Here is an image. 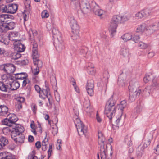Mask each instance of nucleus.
<instances>
[{
	"label": "nucleus",
	"mask_w": 159,
	"mask_h": 159,
	"mask_svg": "<svg viewBox=\"0 0 159 159\" xmlns=\"http://www.w3.org/2000/svg\"><path fill=\"white\" fill-rule=\"evenodd\" d=\"M69 21L72 30L79 28L77 22L73 16H70L69 17Z\"/></svg>",
	"instance_id": "obj_18"
},
{
	"label": "nucleus",
	"mask_w": 159,
	"mask_h": 159,
	"mask_svg": "<svg viewBox=\"0 0 159 159\" xmlns=\"http://www.w3.org/2000/svg\"><path fill=\"white\" fill-rule=\"evenodd\" d=\"M88 73L91 75H94L96 73V70L94 65L91 63H89L86 66Z\"/></svg>",
	"instance_id": "obj_25"
},
{
	"label": "nucleus",
	"mask_w": 159,
	"mask_h": 159,
	"mask_svg": "<svg viewBox=\"0 0 159 159\" xmlns=\"http://www.w3.org/2000/svg\"><path fill=\"white\" fill-rule=\"evenodd\" d=\"M8 89L7 86L6 85L4 82L0 81V90L2 91L7 92Z\"/></svg>",
	"instance_id": "obj_51"
},
{
	"label": "nucleus",
	"mask_w": 159,
	"mask_h": 159,
	"mask_svg": "<svg viewBox=\"0 0 159 159\" xmlns=\"http://www.w3.org/2000/svg\"><path fill=\"white\" fill-rule=\"evenodd\" d=\"M98 143L100 145V156L101 159H109L113 154L112 147L110 143L105 146L106 139L101 132L98 133Z\"/></svg>",
	"instance_id": "obj_1"
},
{
	"label": "nucleus",
	"mask_w": 159,
	"mask_h": 159,
	"mask_svg": "<svg viewBox=\"0 0 159 159\" xmlns=\"http://www.w3.org/2000/svg\"><path fill=\"white\" fill-rule=\"evenodd\" d=\"M149 13L147 12V10H143L137 12L135 14L136 18L138 19L142 18L145 16L149 15Z\"/></svg>",
	"instance_id": "obj_21"
},
{
	"label": "nucleus",
	"mask_w": 159,
	"mask_h": 159,
	"mask_svg": "<svg viewBox=\"0 0 159 159\" xmlns=\"http://www.w3.org/2000/svg\"><path fill=\"white\" fill-rule=\"evenodd\" d=\"M120 54L124 57H128L129 55L128 49L126 48H122L120 50Z\"/></svg>",
	"instance_id": "obj_41"
},
{
	"label": "nucleus",
	"mask_w": 159,
	"mask_h": 159,
	"mask_svg": "<svg viewBox=\"0 0 159 159\" xmlns=\"http://www.w3.org/2000/svg\"><path fill=\"white\" fill-rule=\"evenodd\" d=\"M138 46L141 49H145L148 47V45L147 44L142 42H139L138 43Z\"/></svg>",
	"instance_id": "obj_53"
},
{
	"label": "nucleus",
	"mask_w": 159,
	"mask_h": 159,
	"mask_svg": "<svg viewBox=\"0 0 159 159\" xmlns=\"http://www.w3.org/2000/svg\"><path fill=\"white\" fill-rule=\"evenodd\" d=\"M118 26V24L112 20H111L109 24V29L112 35H113L114 34L116 33Z\"/></svg>",
	"instance_id": "obj_20"
},
{
	"label": "nucleus",
	"mask_w": 159,
	"mask_h": 159,
	"mask_svg": "<svg viewBox=\"0 0 159 159\" xmlns=\"http://www.w3.org/2000/svg\"><path fill=\"white\" fill-rule=\"evenodd\" d=\"M3 70L8 74L13 73L15 70V67L12 64H8L4 65Z\"/></svg>",
	"instance_id": "obj_16"
},
{
	"label": "nucleus",
	"mask_w": 159,
	"mask_h": 159,
	"mask_svg": "<svg viewBox=\"0 0 159 159\" xmlns=\"http://www.w3.org/2000/svg\"><path fill=\"white\" fill-rule=\"evenodd\" d=\"M36 75H34L32 77V80L34 83H36L39 81V78Z\"/></svg>",
	"instance_id": "obj_62"
},
{
	"label": "nucleus",
	"mask_w": 159,
	"mask_h": 159,
	"mask_svg": "<svg viewBox=\"0 0 159 159\" xmlns=\"http://www.w3.org/2000/svg\"><path fill=\"white\" fill-rule=\"evenodd\" d=\"M52 32L53 41L62 39L61 33L56 28H53Z\"/></svg>",
	"instance_id": "obj_17"
},
{
	"label": "nucleus",
	"mask_w": 159,
	"mask_h": 159,
	"mask_svg": "<svg viewBox=\"0 0 159 159\" xmlns=\"http://www.w3.org/2000/svg\"><path fill=\"white\" fill-rule=\"evenodd\" d=\"M15 75L16 79L20 80H21L27 77V74L25 73H18Z\"/></svg>",
	"instance_id": "obj_40"
},
{
	"label": "nucleus",
	"mask_w": 159,
	"mask_h": 159,
	"mask_svg": "<svg viewBox=\"0 0 159 159\" xmlns=\"http://www.w3.org/2000/svg\"><path fill=\"white\" fill-rule=\"evenodd\" d=\"M122 114L120 115H116L112 117V119L110 120L112 123L114 128L115 127L118 128L120 125V120Z\"/></svg>",
	"instance_id": "obj_10"
},
{
	"label": "nucleus",
	"mask_w": 159,
	"mask_h": 159,
	"mask_svg": "<svg viewBox=\"0 0 159 159\" xmlns=\"http://www.w3.org/2000/svg\"><path fill=\"white\" fill-rule=\"evenodd\" d=\"M1 7L3 12L10 13H15L18 9L17 5L16 4H9L7 6L2 5Z\"/></svg>",
	"instance_id": "obj_8"
},
{
	"label": "nucleus",
	"mask_w": 159,
	"mask_h": 159,
	"mask_svg": "<svg viewBox=\"0 0 159 159\" xmlns=\"http://www.w3.org/2000/svg\"><path fill=\"white\" fill-rule=\"evenodd\" d=\"M93 8L92 11L100 18H105L108 15L107 12L106 11L100 9L96 3H93Z\"/></svg>",
	"instance_id": "obj_7"
},
{
	"label": "nucleus",
	"mask_w": 159,
	"mask_h": 159,
	"mask_svg": "<svg viewBox=\"0 0 159 159\" xmlns=\"http://www.w3.org/2000/svg\"><path fill=\"white\" fill-rule=\"evenodd\" d=\"M120 20V15H114L111 19L118 24L120 23L121 24Z\"/></svg>",
	"instance_id": "obj_44"
},
{
	"label": "nucleus",
	"mask_w": 159,
	"mask_h": 159,
	"mask_svg": "<svg viewBox=\"0 0 159 159\" xmlns=\"http://www.w3.org/2000/svg\"><path fill=\"white\" fill-rule=\"evenodd\" d=\"M27 77L25 78V79H23L22 80H20V82H22V86H25L26 84L29 83L30 81L29 80L27 79Z\"/></svg>",
	"instance_id": "obj_57"
},
{
	"label": "nucleus",
	"mask_w": 159,
	"mask_h": 159,
	"mask_svg": "<svg viewBox=\"0 0 159 159\" xmlns=\"http://www.w3.org/2000/svg\"><path fill=\"white\" fill-rule=\"evenodd\" d=\"M151 76V75H146L143 79L144 82L146 83H147L151 79L150 76Z\"/></svg>",
	"instance_id": "obj_63"
},
{
	"label": "nucleus",
	"mask_w": 159,
	"mask_h": 159,
	"mask_svg": "<svg viewBox=\"0 0 159 159\" xmlns=\"http://www.w3.org/2000/svg\"><path fill=\"white\" fill-rule=\"evenodd\" d=\"M8 143V140L5 137H2L0 138V143L2 145L3 148Z\"/></svg>",
	"instance_id": "obj_46"
},
{
	"label": "nucleus",
	"mask_w": 159,
	"mask_h": 159,
	"mask_svg": "<svg viewBox=\"0 0 159 159\" xmlns=\"http://www.w3.org/2000/svg\"><path fill=\"white\" fill-rule=\"evenodd\" d=\"M74 123L80 135H85L87 131V128L78 118H76Z\"/></svg>",
	"instance_id": "obj_6"
},
{
	"label": "nucleus",
	"mask_w": 159,
	"mask_h": 159,
	"mask_svg": "<svg viewBox=\"0 0 159 159\" xmlns=\"http://www.w3.org/2000/svg\"><path fill=\"white\" fill-rule=\"evenodd\" d=\"M14 157L11 153L4 152L0 153V159H14Z\"/></svg>",
	"instance_id": "obj_23"
},
{
	"label": "nucleus",
	"mask_w": 159,
	"mask_h": 159,
	"mask_svg": "<svg viewBox=\"0 0 159 159\" xmlns=\"http://www.w3.org/2000/svg\"><path fill=\"white\" fill-rule=\"evenodd\" d=\"M6 27L5 23L2 25L0 24V33H4L7 32Z\"/></svg>",
	"instance_id": "obj_52"
},
{
	"label": "nucleus",
	"mask_w": 159,
	"mask_h": 159,
	"mask_svg": "<svg viewBox=\"0 0 159 159\" xmlns=\"http://www.w3.org/2000/svg\"><path fill=\"white\" fill-rule=\"evenodd\" d=\"M24 131V128L21 125H18L16 129L11 132V136L16 143H24L25 140V136L22 134Z\"/></svg>",
	"instance_id": "obj_2"
},
{
	"label": "nucleus",
	"mask_w": 159,
	"mask_h": 159,
	"mask_svg": "<svg viewBox=\"0 0 159 159\" xmlns=\"http://www.w3.org/2000/svg\"><path fill=\"white\" fill-rule=\"evenodd\" d=\"M14 45L15 49L19 52H23L25 48L24 45L20 43V40L15 41L14 43Z\"/></svg>",
	"instance_id": "obj_14"
},
{
	"label": "nucleus",
	"mask_w": 159,
	"mask_h": 159,
	"mask_svg": "<svg viewBox=\"0 0 159 159\" xmlns=\"http://www.w3.org/2000/svg\"><path fill=\"white\" fill-rule=\"evenodd\" d=\"M39 93L40 97L42 98L45 99L46 98H48L50 96V95H49V97L48 96V93L47 89H43Z\"/></svg>",
	"instance_id": "obj_36"
},
{
	"label": "nucleus",
	"mask_w": 159,
	"mask_h": 159,
	"mask_svg": "<svg viewBox=\"0 0 159 159\" xmlns=\"http://www.w3.org/2000/svg\"><path fill=\"white\" fill-rule=\"evenodd\" d=\"M49 16L48 11L47 10L43 11L41 13V17L42 18H47Z\"/></svg>",
	"instance_id": "obj_55"
},
{
	"label": "nucleus",
	"mask_w": 159,
	"mask_h": 159,
	"mask_svg": "<svg viewBox=\"0 0 159 159\" xmlns=\"http://www.w3.org/2000/svg\"><path fill=\"white\" fill-rule=\"evenodd\" d=\"M145 148L142 146V145H139L137 148L136 150V154L138 157H141L143 154L144 149Z\"/></svg>",
	"instance_id": "obj_39"
},
{
	"label": "nucleus",
	"mask_w": 159,
	"mask_h": 159,
	"mask_svg": "<svg viewBox=\"0 0 159 159\" xmlns=\"http://www.w3.org/2000/svg\"><path fill=\"white\" fill-rule=\"evenodd\" d=\"M93 3L95 2L92 1L80 0V4L82 12L85 14L92 11L93 8Z\"/></svg>",
	"instance_id": "obj_4"
},
{
	"label": "nucleus",
	"mask_w": 159,
	"mask_h": 159,
	"mask_svg": "<svg viewBox=\"0 0 159 159\" xmlns=\"http://www.w3.org/2000/svg\"><path fill=\"white\" fill-rule=\"evenodd\" d=\"M158 30L159 28L157 23H154L146 27V31L149 34H151Z\"/></svg>",
	"instance_id": "obj_15"
},
{
	"label": "nucleus",
	"mask_w": 159,
	"mask_h": 159,
	"mask_svg": "<svg viewBox=\"0 0 159 159\" xmlns=\"http://www.w3.org/2000/svg\"><path fill=\"white\" fill-rule=\"evenodd\" d=\"M140 39L139 36L136 34H132L131 41L135 43H138L139 42Z\"/></svg>",
	"instance_id": "obj_47"
},
{
	"label": "nucleus",
	"mask_w": 159,
	"mask_h": 159,
	"mask_svg": "<svg viewBox=\"0 0 159 159\" xmlns=\"http://www.w3.org/2000/svg\"><path fill=\"white\" fill-rule=\"evenodd\" d=\"M11 16L7 14L0 15V22H7L11 19Z\"/></svg>",
	"instance_id": "obj_33"
},
{
	"label": "nucleus",
	"mask_w": 159,
	"mask_h": 159,
	"mask_svg": "<svg viewBox=\"0 0 159 159\" xmlns=\"http://www.w3.org/2000/svg\"><path fill=\"white\" fill-rule=\"evenodd\" d=\"M29 39L31 41V44L32 45V43L33 42H36L34 40V36L37 34V32L35 30H32L30 29L29 32Z\"/></svg>",
	"instance_id": "obj_27"
},
{
	"label": "nucleus",
	"mask_w": 159,
	"mask_h": 159,
	"mask_svg": "<svg viewBox=\"0 0 159 159\" xmlns=\"http://www.w3.org/2000/svg\"><path fill=\"white\" fill-rule=\"evenodd\" d=\"M72 34L71 38L74 40H76L79 39V28L72 30Z\"/></svg>",
	"instance_id": "obj_26"
},
{
	"label": "nucleus",
	"mask_w": 159,
	"mask_h": 159,
	"mask_svg": "<svg viewBox=\"0 0 159 159\" xmlns=\"http://www.w3.org/2000/svg\"><path fill=\"white\" fill-rule=\"evenodd\" d=\"M8 126L4 127L2 130L3 133L5 134H7L10 133L11 132L16 129V127L12 125H7Z\"/></svg>",
	"instance_id": "obj_30"
},
{
	"label": "nucleus",
	"mask_w": 159,
	"mask_h": 159,
	"mask_svg": "<svg viewBox=\"0 0 159 159\" xmlns=\"http://www.w3.org/2000/svg\"><path fill=\"white\" fill-rule=\"evenodd\" d=\"M2 82H6L7 84H9L12 81L13 79L10 75L8 74H4L2 76Z\"/></svg>",
	"instance_id": "obj_28"
},
{
	"label": "nucleus",
	"mask_w": 159,
	"mask_h": 159,
	"mask_svg": "<svg viewBox=\"0 0 159 159\" xmlns=\"http://www.w3.org/2000/svg\"><path fill=\"white\" fill-rule=\"evenodd\" d=\"M52 133L54 135L56 134L58 132V128L56 125L52 127Z\"/></svg>",
	"instance_id": "obj_60"
},
{
	"label": "nucleus",
	"mask_w": 159,
	"mask_h": 159,
	"mask_svg": "<svg viewBox=\"0 0 159 159\" xmlns=\"http://www.w3.org/2000/svg\"><path fill=\"white\" fill-rule=\"evenodd\" d=\"M132 34L130 33H127L125 34L122 35L121 38L125 42H127L128 41L131 40Z\"/></svg>",
	"instance_id": "obj_34"
},
{
	"label": "nucleus",
	"mask_w": 159,
	"mask_h": 159,
	"mask_svg": "<svg viewBox=\"0 0 159 159\" xmlns=\"http://www.w3.org/2000/svg\"><path fill=\"white\" fill-rule=\"evenodd\" d=\"M125 74H120L118 80V84L120 86L123 87L125 85Z\"/></svg>",
	"instance_id": "obj_24"
},
{
	"label": "nucleus",
	"mask_w": 159,
	"mask_h": 159,
	"mask_svg": "<svg viewBox=\"0 0 159 159\" xmlns=\"http://www.w3.org/2000/svg\"><path fill=\"white\" fill-rule=\"evenodd\" d=\"M20 34L19 33L16 32H11L9 35V39L11 41H16V38L19 37Z\"/></svg>",
	"instance_id": "obj_37"
},
{
	"label": "nucleus",
	"mask_w": 159,
	"mask_h": 159,
	"mask_svg": "<svg viewBox=\"0 0 159 159\" xmlns=\"http://www.w3.org/2000/svg\"><path fill=\"white\" fill-rule=\"evenodd\" d=\"M52 144H50L49 146V149L48 151V158H49L51 155V153L52 152Z\"/></svg>",
	"instance_id": "obj_59"
},
{
	"label": "nucleus",
	"mask_w": 159,
	"mask_h": 159,
	"mask_svg": "<svg viewBox=\"0 0 159 159\" xmlns=\"http://www.w3.org/2000/svg\"><path fill=\"white\" fill-rule=\"evenodd\" d=\"M122 114L120 115H116L112 117V119L110 120L112 123L114 128L115 127L118 128L120 125V120Z\"/></svg>",
	"instance_id": "obj_11"
},
{
	"label": "nucleus",
	"mask_w": 159,
	"mask_h": 159,
	"mask_svg": "<svg viewBox=\"0 0 159 159\" xmlns=\"http://www.w3.org/2000/svg\"><path fill=\"white\" fill-rule=\"evenodd\" d=\"M33 62L34 64L37 67L40 68L42 66V62L38 59L33 60Z\"/></svg>",
	"instance_id": "obj_49"
},
{
	"label": "nucleus",
	"mask_w": 159,
	"mask_h": 159,
	"mask_svg": "<svg viewBox=\"0 0 159 159\" xmlns=\"http://www.w3.org/2000/svg\"><path fill=\"white\" fill-rule=\"evenodd\" d=\"M86 87L88 94L91 96H92L93 94V89L94 87L93 80L92 79L88 80Z\"/></svg>",
	"instance_id": "obj_9"
},
{
	"label": "nucleus",
	"mask_w": 159,
	"mask_h": 159,
	"mask_svg": "<svg viewBox=\"0 0 159 159\" xmlns=\"http://www.w3.org/2000/svg\"><path fill=\"white\" fill-rule=\"evenodd\" d=\"M9 57L12 59L16 60L20 58L21 54L19 52H9Z\"/></svg>",
	"instance_id": "obj_31"
},
{
	"label": "nucleus",
	"mask_w": 159,
	"mask_h": 159,
	"mask_svg": "<svg viewBox=\"0 0 159 159\" xmlns=\"http://www.w3.org/2000/svg\"><path fill=\"white\" fill-rule=\"evenodd\" d=\"M48 102L46 103V105L48 109H51L52 108V99L50 96L48 98Z\"/></svg>",
	"instance_id": "obj_54"
},
{
	"label": "nucleus",
	"mask_w": 159,
	"mask_h": 159,
	"mask_svg": "<svg viewBox=\"0 0 159 159\" xmlns=\"http://www.w3.org/2000/svg\"><path fill=\"white\" fill-rule=\"evenodd\" d=\"M48 144V139L46 138L43 141L42 143V148L43 151H45L47 149V146Z\"/></svg>",
	"instance_id": "obj_45"
},
{
	"label": "nucleus",
	"mask_w": 159,
	"mask_h": 159,
	"mask_svg": "<svg viewBox=\"0 0 159 159\" xmlns=\"http://www.w3.org/2000/svg\"><path fill=\"white\" fill-rule=\"evenodd\" d=\"M141 93L140 90H135L133 91H129V100L131 102L135 101Z\"/></svg>",
	"instance_id": "obj_13"
},
{
	"label": "nucleus",
	"mask_w": 159,
	"mask_h": 159,
	"mask_svg": "<svg viewBox=\"0 0 159 159\" xmlns=\"http://www.w3.org/2000/svg\"><path fill=\"white\" fill-rule=\"evenodd\" d=\"M152 138V136L151 135L146 138L144 140L143 144L142 145V146L144 148H147L150 144Z\"/></svg>",
	"instance_id": "obj_38"
},
{
	"label": "nucleus",
	"mask_w": 159,
	"mask_h": 159,
	"mask_svg": "<svg viewBox=\"0 0 159 159\" xmlns=\"http://www.w3.org/2000/svg\"><path fill=\"white\" fill-rule=\"evenodd\" d=\"M115 103L112 98H111L107 102L105 106V113L110 120L112 119V117L115 115L116 107Z\"/></svg>",
	"instance_id": "obj_3"
},
{
	"label": "nucleus",
	"mask_w": 159,
	"mask_h": 159,
	"mask_svg": "<svg viewBox=\"0 0 159 159\" xmlns=\"http://www.w3.org/2000/svg\"><path fill=\"white\" fill-rule=\"evenodd\" d=\"M145 30H146V25L145 24H142L137 28V31L138 32H143Z\"/></svg>",
	"instance_id": "obj_50"
},
{
	"label": "nucleus",
	"mask_w": 159,
	"mask_h": 159,
	"mask_svg": "<svg viewBox=\"0 0 159 159\" xmlns=\"http://www.w3.org/2000/svg\"><path fill=\"white\" fill-rule=\"evenodd\" d=\"M53 43L57 51L59 52H61L64 49L65 47L62 39L53 41Z\"/></svg>",
	"instance_id": "obj_12"
},
{
	"label": "nucleus",
	"mask_w": 159,
	"mask_h": 159,
	"mask_svg": "<svg viewBox=\"0 0 159 159\" xmlns=\"http://www.w3.org/2000/svg\"><path fill=\"white\" fill-rule=\"evenodd\" d=\"M39 67L36 66V68L32 70V72L34 75L38 74L39 72Z\"/></svg>",
	"instance_id": "obj_61"
},
{
	"label": "nucleus",
	"mask_w": 159,
	"mask_h": 159,
	"mask_svg": "<svg viewBox=\"0 0 159 159\" xmlns=\"http://www.w3.org/2000/svg\"><path fill=\"white\" fill-rule=\"evenodd\" d=\"M18 120L16 116L14 114H9L8 115L7 118L2 121V124L7 125H12L16 127L20 125H16L15 122Z\"/></svg>",
	"instance_id": "obj_5"
},
{
	"label": "nucleus",
	"mask_w": 159,
	"mask_h": 159,
	"mask_svg": "<svg viewBox=\"0 0 159 159\" xmlns=\"http://www.w3.org/2000/svg\"><path fill=\"white\" fill-rule=\"evenodd\" d=\"M32 57L33 60L37 59L39 57V55L37 51L38 44L36 42L32 43Z\"/></svg>",
	"instance_id": "obj_19"
},
{
	"label": "nucleus",
	"mask_w": 159,
	"mask_h": 159,
	"mask_svg": "<svg viewBox=\"0 0 159 159\" xmlns=\"http://www.w3.org/2000/svg\"><path fill=\"white\" fill-rule=\"evenodd\" d=\"M5 24L6 26V28L7 31L10 30H12L14 28L15 23L13 22H11L9 23H5Z\"/></svg>",
	"instance_id": "obj_43"
},
{
	"label": "nucleus",
	"mask_w": 159,
	"mask_h": 159,
	"mask_svg": "<svg viewBox=\"0 0 159 159\" xmlns=\"http://www.w3.org/2000/svg\"><path fill=\"white\" fill-rule=\"evenodd\" d=\"M9 84L10 86V89L11 90H16L20 86V81L14 80L12 81L11 83H9Z\"/></svg>",
	"instance_id": "obj_29"
},
{
	"label": "nucleus",
	"mask_w": 159,
	"mask_h": 159,
	"mask_svg": "<svg viewBox=\"0 0 159 159\" xmlns=\"http://www.w3.org/2000/svg\"><path fill=\"white\" fill-rule=\"evenodd\" d=\"M16 99L17 101L16 102L18 103H22L24 102L25 101L24 98L22 97H18L16 98Z\"/></svg>",
	"instance_id": "obj_56"
},
{
	"label": "nucleus",
	"mask_w": 159,
	"mask_h": 159,
	"mask_svg": "<svg viewBox=\"0 0 159 159\" xmlns=\"http://www.w3.org/2000/svg\"><path fill=\"white\" fill-rule=\"evenodd\" d=\"M8 107L5 105L0 106V115L6 116L8 113Z\"/></svg>",
	"instance_id": "obj_32"
},
{
	"label": "nucleus",
	"mask_w": 159,
	"mask_h": 159,
	"mask_svg": "<svg viewBox=\"0 0 159 159\" xmlns=\"http://www.w3.org/2000/svg\"><path fill=\"white\" fill-rule=\"evenodd\" d=\"M131 137L128 135H126L125 137V143H127L128 142L131 141Z\"/></svg>",
	"instance_id": "obj_64"
},
{
	"label": "nucleus",
	"mask_w": 159,
	"mask_h": 159,
	"mask_svg": "<svg viewBox=\"0 0 159 159\" xmlns=\"http://www.w3.org/2000/svg\"><path fill=\"white\" fill-rule=\"evenodd\" d=\"M84 108L87 112H90L93 110V107L90 106V103L89 100L87 101L84 103Z\"/></svg>",
	"instance_id": "obj_35"
},
{
	"label": "nucleus",
	"mask_w": 159,
	"mask_h": 159,
	"mask_svg": "<svg viewBox=\"0 0 159 159\" xmlns=\"http://www.w3.org/2000/svg\"><path fill=\"white\" fill-rule=\"evenodd\" d=\"M121 23H124L125 22L128 21L130 18V16L128 15H120Z\"/></svg>",
	"instance_id": "obj_42"
},
{
	"label": "nucleus",
	"mask_w": 159,
	"mask_h": 159,
	"mask_svg": "<svg viewBox=\"0 0 159 159\" xmlns=\"http://www.w3.org/2000/svg\"><path fill=\"white\" fill-rule=\"evenodd\" d=\"M126 101L123 100L121 101L120 104L118 105L119 109H120L122 112L124 109L126 107Z\"/></svg>",
	"instance_id": "obj_48"
},
{
	"label": "nucleus",
	"mask_w": 159,
	"mask_h": 159,
	"mask_svg": "<svg viewBox=\"0 0 159 159\" xmlns=\"http://www.w3.org/2000/svg\"><path fill=\"white\" fill-rule=\"evenodd\" d=\"M139 83L137 81H131L129 86V91L132 92L134 90H140L139 88Z\"/></svg>",
	"instance_id": "obj_22"
},
{
	"label": "nucleus",
	"mask_w": 159,
	"mask_h": 159,
	"mask_svg": "<svg viewBox=\"0 0 159 159\" xmlns=\"http://www.w3.org/2000/svg\"><path fill=\"white\" fill-rule=\"evenodd\" d=\"M152 86L156 88L159 87V83L156 80H153L152 81Z\"/></svg>",
	"instance_id": "obj_58"
}]
</instances>
